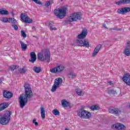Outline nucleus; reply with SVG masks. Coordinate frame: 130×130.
Listing matches in <instances>:
<instances>
[{
	"label": "nucleus",
	"instance_id": "603ef678",
	"mask_svg": "<svg viewBox=\"0 0 130 130\" xmlns=\"http://www.w3.org/2000/svg\"><path fill=\"white\" fill-rule=\"evenodd\" d=\"M0 84H1V82H0Z\"/></svg>",
	"mask_w": 130,
	"mask_h": 130
},
{
	"label": "nucleus",
	"instance_id": "37998d69",
	"mask_svg": "<svg viewBox=\"0 0 130 130\" xmlns=\"http://www.w3.org/2000/svg\"><path fill=\"white\" fill-rule=\"evenodd\" d=\"M108 83L109 84V85L110 86H112V85H113L112 82H111V81L109 82Z\"/></svg>",
	"mask_w": 130,
	"mask_h": 130
},
{
	"label": "nucleus",
	"instance_id": "f257e3e1",
	"mask_svg": "<svg viewBox=\"0 0 130 130\" xmlns=\"http://www.w3.org/2000/svg\"><path fill=\"white\" fill-rule=\"evenodd\" d=\"M25 95H20L19 98L20 108H23L28 102V98H31L33 96L31 86L28 83L24 84Z\"/></svg>",
	"mask_w": 130,
	"mask_h": 130
},
{
	"label": "nucleus",
	"instance_id": "ea45409f",
	"mask_svg": "<svg viewBox=\"0 0 130 130\" xmlns=\"http://www.w3.org/2000/svg\"><path fill=\"white\" fill-rule=\"evenodd\" d=\"M50 30H51V31H52V30H56V28H55V27L50 26Z\"/></svg>",
	"mask_w": 130,
	"mask_h": 130
},
{
	"label": "nucleus",
	"instance_id": "dca6fc26",
	"mask_svg": "<svg viewBox=\"0 0 130 130\" xmlns=\"http://www.w3.org/2000/svg\"><path fill=\"white\" fill-rule=\"evenodd\" d=\"M3 96L5 98L10 99L13 97V93L10 91H4L3 92Z\"/></svg>",
	"mask_w": 130,
	"mask_h": 130
},
{
	"label": "nucleus",
	"instance_id": "7c9ffc66",
	"mask_svg": "<svg viewBox=\"0 0 130 130\" xmlns=\"http://www.w3.org/2000/svg\"><path fill=\"white\" fill-rule=\"evenodd\" d=\"M68 77L69 78L74 79V78H76V74L74 72H71L68 74Z\"/></svg>",
	"mask_w": 130,
	"mask_h": 130
},
{
	"label": "nucleus",
	"instance_id": "bb28decb",
	"mask_svg": "<svg viewBox=\"0 0 130 130\" xmlns=\"http://www.w3.org/2000/svg\"><path fill=\"white\" fill-rule=\"evenodd\" d=\"M0 14L1 15H8L9 12H8L7 10L1 9Z\"/></svg>",
	"mask_w": 130,
	"mask_h": 130
},
{
	"label": "nucleus",
	"instance_id": "5701e85b",
	"mask_svg": "<svg viewBox=\"0 0 130 130\" xmlns=\"http://www.w3.org/2000/svg\"><path fill=\"white\" fill-rule=\"evenodd\" d=\"M20 45L23 50H26V49H27V44L24 43L23 41H20Z\"/></svg>",
	"mask_w": 130,
	"mask_h": 130
},
{
	"label": "nucleus",
	"instance_id": "f8f14e48",
	"mask_svg": "<svg viewBox=\"0 0 130 130\" xmlns=\"http://www.w3.org/2000/svg\"><path fill=\"white\" fill-rule=\"evenodd\" d=\"M111 127L112 128H113V129H116V130H123V129H124V128H125V126H124V125L121 123H116V124H113L111 126Z\"/></svg>",
	"mask_w": 130,
	"mask_h": 130
},
{
	"label": "nucleus",
	"instance_id": "3c124183",
	"mask_svg": "<svg viewBox=\"0 0 130 130\" xmlns=\"http://www.w3.org/2000/svg\"><path fill=\"white\" fill-rule=\"evenodd\" d=\"M61 2H62V1H63V0H61Z\"/></svg>",
	"mask_w": 130,
	"mask_h": 130
},
{
	"label": "nucleus",
	"instance_id": "2f4dec72",
	"mask_svg": "<svg viewBox=\"0 0 130 130\" xmlns=\"http://www.w3.org/2000/svg\"><path fill=\"white\" fill-rule=\"evenodd\" d=\"M9 20H10V18H8L6 17H3L1 19V21H2V22H3L4 23H7L8 22L9 23Z\"/></svg>",
	"mask_w": 130,
	"mask_h": 130
},
{
	"label": "nucleus",
	"instance_id": "c9c22d12",
	"mask_svg": "<svg viewBox=\"0 0 130 130\" xmlns=\"http://www.w3.org/2000/svg\"><path fill=\"white\" fill-rule=\"evenodd\" d=\"M32 2H34L36 4H38V5H42V2L39 0H32Z\"/></svg>",
	"mask_w": 130,
	"mask_h": 130
},
{
	"label": "nucleus",
	"instance_id": "a211bd4d",
	"mask_svg": "<svg viewBox=\"0 0 130 130\" xmlns=\"http://www.w3.org/2000/svg\"><path fill=\"white\" fill-rule=\"evenodd\" d=\"M30 57L31 59L29 60V61L32 63H34L35 62V61H36V59L37 58V57L36 56L35 52H32L30 53Z\"/></svg>",
	"mask_w": 130,
	"mask_h": 130
},
{
	"label": "nucleus",
	"instance_id": "6ab92c4d",
	"mask_svg": "<svg viewBox=\"0 0 130 130\" xmlns=\"http://www.w3.org/2000/svg\"><path fill=\"white\" fill-rule=\"evenodd\" d=\"M40 111L41 116L43 119H44V118H45V108L43 107H41Z\"/></svg>",
	"mask_w": 130,
	"mask_h": 130
},
{
	"label": "nucleus",
	"instance_id": "09e8293b",
	"mask_svg": "<svg viewBox=\"0 0 130 130\" xmlns=\"http://www.w3.org/2000/svg\"><path fill=\"white\" fill-rule=\"evenodd\" d=\"M50 24H51V23L50 22V23H49V25H50Z\"/></svg>",
	"mask_w": 130,
	"mask_h": 130
},
{
	"label": "nucleus",
	"instance_id": "473e14b6",
	"mask_svg": "<svg viewBox=\"0 0 130 130\" xmlns=\"http://www.w3.org/2000/svg\"><path fill=\"white\" fill-rule=\"evenodd\" d=\"M9 69L11 71H15V70H16V69H18V67L12 65L10 67Z\"/></svg>",
	"mask_w": 130,
	"mask_h": 130
},
{
	"label": "nucleus",
	"instance_id": "49530a36",
	"mask_svg": "<svg viewBox=\"0 0 130 130\" xmlns=\"http://www.w3.org/2000/svg\"><path fill=\"white\" fill-rule=\"evenodd\" d=\"M103 27H104L105 28H106V24H103Z\"/></svg>",
	"mask_w": 130,
	"mask_h": 130
},
{
	"label": "nucleus",
	"instance_id": "c85d7f7f",
	"mask_svg": "<svg viewBox=\"0 0 130 130\" xmlns=\"http://www.w3.org/2000/svg\"><path fill=\"white\" fill-rule=\"evenodd\" d=\"M52 113L54 114V115L56 116H59L60 114L59 111H58L57 109H54L52 111Z\"/></svg>",
	"mask_w": 130,
	"mask_h": 130
},
{
	"label": "nucleus",
	"instance_id": "f03ea898",
	"mask_svg": "<svg viewBox=\"0 0 130 130\" xmlns=\"http://www.w3.org/2000/svg\"><path fill=\"white\" fill-rule=\"evenodd\" d=\"M88 34V30L86 28H84L80 34L77 36V38L79 40H76L75 41V46H85L86 47H89L90 44L89 41L87 40H81L86 38L87 35Z\"/></svg>",
	"mask_w": 130,
	"mask_h": 130
},
{
	"label": "nucleus",
	"instance_id": "9b49d317",
	"mask_svg": "<svg viewBox=\"0 0 130 130\" xmlns=\"http://www.w3.org/2000/svg\"><path fill=\"white\" fill-rule=\"evenodd\" d=\"M122 81L128 86H130V74L126 73L124 74L122 78Z\"/></svg>",
	"mask_w": 130,
	"mask_h": 130
},
{
	"label": "nucleus",
	"instance_id": "20e7f679",
	"mask_svg": "<svg viewBox=\"0 0 130 130\" xmlns=\"http://www.w3.org/2000/svg\"><path fill=\"white\" fill-rule=\"evenodd\" d=\"M11 115H12V112L10 111H6L3 115L0 114V123L3 125L8 124L11 120Z\"/></svg>",
	"mask_w": 130,
	"mask_h": 130
},
{
	"label": "nucleus",
	"instance_id": "b1692460",
	"mask_svg": "<svg viewBox=\"0 0 130 130\" xmlns=\"http://www.w3.org/2000/svg\"><path fill=\"white\" fill-rule=\"evenodd\" d=\"M19 72L20 74H25V73L27 72V68H26V67H24L22 68H20Z\"/></svg>",
	"mask_w": 130,
	"mask_h": 130
},
{
	"label": "nucleus",
	"instance_id": "aec40b11",
	"mask_svg": "<svg viewBox=\"0 0 130 130\" xmlns=\"http://www.w3.org/2000/svg\"><path fill=\"white\" fill-rule=\"evenodd\" d=\"M123 54L126 55V56H129L130 55V48H125L123 52Z\"/></svg>",
	"mask_w": 130,
	"mask_h": 130
},
{
	"label": "nucleus",
	"instance_id": "7ed1b4c3",
	"mask_svg": "<svg viewBox=\"0 0 130 130\" xmlns=\"http://www.w3.org/2000/svg\"><path fill=\"white\" fill-rule=\"evenodd\" d=\"M38 58L41 61L49 62L50 60V51L48 49H44L38 54Z\"/></svg>",
	"mask_w": 130,
	"mask_h": 130
},
{
	"label": "nucleus",
	"instance_id": "6e6552de",
	"mask_svg": "<svg viewBox=\"0 0 130 130\" xmlns=\"http://www.w3.org/2000/svg\"><path fill=\"white\" fill-rule=\"evenodd\" d=\"M78 115L81 118L88 119L91 117V113L86 110H81L78 112Z\"/></svg>",
	"mask_w": 130,
	"mask_h": 130
},
{
	"label": "nucleus",
	"instance_id": "f704fd0d",
	"mask_svg": "<svg viewBox=\"0 0 130 130\" xmlns=\"http://www.w3.org/2000/svg\"><path fill=\"white\" fill-rule=\"evenodd\" d=\"M109 94H116V90H114V89H111L109 90Z\"/></svg>",
	"mask_w": 130,
	"mask_h": 130
},
{
	"label": "nucleus",
	"instance_id": "39448f33",
	"mask_svg": "<svg viewBox=\"0 0 130 130\" xmlns=\"http://www.w3.org/2000/svg\"><path fill=\"white\" fill-rule=\"evenodd\" d=\"M54 14L59 19H63L67 15V8L63 7L54 10Z\"/></svg>",
	"mask_w": 130,
	"mask_h": 130
},
{
	"label": "nucleus",
	"instance_id": "ddd939ff",
	"mask_svg": "<svg viewBox=\"0 0 130 130\" xmlns=\"http://www.w3.org/2000/svg\"><path fill=\"white\" fill-rule=\"evenodd\" d=\"M108 111L112 114H115V115H118L120 113V110L118 108H109Z\"/></svg>",
	"mask_w": 130,
	"mask_h": 130
},
{
	"label": "nucleus",
	"instance_id": "f3484780",
	"mask_svg": "<svg viewBox=\"0 0 130 130\" xmlns=\"http://www.w3.org/2000/svg\"><path fill=\"white\" fill-rule=\"evenodd\" d=\"M61 104L63 108H67V107H70V102H68L66 100H62L61 101Z\"/></svg>",
	"mask_w": 130,
	"mask_h": 130
},
{
	"label": "nucleus",
	"instance_id": "1a4fd4ad",
	"mask_svg": "<svg viewBox=\"0 0 130 130\" xmlns=\"http://www.w3.org/2000/svg\"><path fill=\"white\" fill-rule=\"evenodd\" d=\"M20 18L23 22H24V23L31 24V23L33 22L32 19L30 18V17H29V16H28V15H27L25 13H21L20 15Z\"/></svg>",
	"mask_w": 130,
	"mask_h": 130
},
{
	"label": "nucleus",
	"instance_id": "4c0bfd02",
	"mask_svg": "<svg viewBox=\"0 0 130 130\" xmlns=\"http://www.w3.org/2000/svg\"><path fill=\"white\" fill-rule=\"evenodd\" d=\"M12 26L14 28V30H18V25L16 24H12Z\"/></svg>",
	"mask_w": 130,
	"mask_h": 130
},
{
	"label": "nucleus",
	"instance_id": "de8ad7c7",
	"mask_svg": "<svg viewBox=\"0 0 130 130\" xmlns=\"http://www.w3.org/2000/svg\"><path fill=\"white\" fill-rule=\"evenodd\" d=\"M64 130H70V129H68V128H65Z\"/></svg>",
	"mask_w": 130,
	"mask_h": 130
},
{
	"label": "nucleus",
	"instance_id": "79ce46f5",
	"mask_svg": "<svg viewBox=\"0 0 130 130\" xmlns=\"http://www.w3.org/2000/svg\"><path fill=\"white\" fill-rule=\"evenodd\" d=\"M32 30L33 31H35V30H36V27H35V26H32Z\"/></svg>",
	"mask_w": 130,
	"mask_h": 130
},
{
	"label": "nucleus",
	"instance_id": "e433bc0d",
	"mask_svg": "<svg viewBox=\"0 0 130 130\" xmlns=\"http://www.w3.org/2000/svg\"><path fill=\"white\" fill-rule=\"evenodd\" d=\"M50 6V2L47 1L45 4V7H46L47 8H48Z\"/></svg>",
	"mask_w": 130,
	"mask_h": 130
},
{
	"label": "nucleus",
	"instance_id": "8fccbe9b",
	"mask_svg": "<svg viewBox=\"0 0 130 130\" xmlns=\"http://www.w3.org/2000/svg\"><path fill=\"white\" fill-rule=\"evenodd\" d=\"M129 107L130 108V104H129Z\"/></svg>",
	"mask_w": 130,
	"mask_h": 130
},
{
	"label": "nucleus",
	"instance_id": "423d86ee",
	"mask_svg": "<svg viewBox=\"0 0 130 130\" xmlns=\"http://www.w3.org/2000/svg\"><path fill=\"white\" fill-rule=\"evenodd\" d=\"M82 19V14L79 12L70 14L68 17V22H76L78 20Z\"/></svg>",
	"mask_w": 130,
	"mask_h": 130
},
{
	"label": "nucleus",
	"instance_id": "c03bdc74",
	"mask_svg": "<svg viewBox=\"0 0 130 130\" xmlns=\"http://www.w3.org/2000/svg\"><path fill=\"white\" fill-rule=\"evenodd\" d=\"M35 122H36V119H34L32 120V123H35Z\"/></svg>",
	"mask_w": 130,
	"mask_h": 130
},
{
	"label": "nucleus",
	"instance_id": "4be33fe9",
	"mask_svg": "<svg viewBox=\"0 0 130 130\" xmlns=\"http://www.w3.org/2000/svg\"><path fill=\"white\" fill-rule=\"evenodd\" d=\"M32 70L35 72V73H37V74H39V73H40V72L41 71V68H40V67H37L36 66L34 67Z\"/></svg>",
	"mask_w": 130,
	"mask_h": 130
},
{
	"label": "nucleus",
	"instance_id": "a18cd8bd",
	"mask_svg": "<svg viewBox=\"0 0 130 130\" xmlns=\"http://www.w3.org/2000/svg\"><path fill=\"white\" fill-rule=\"evenodd\" d=\"M35 125H38V122H35Z\"/></svg>",
	"mask_w": 130,
	"mask_h": 130
},
{
	"label": "nucleus",
	"instance_id": "72a5a7b5",
	"mask_svg": "<svg viewBox=\"0 0 130 130\" xmlns=\"http://www.w3.org/2000/svg\"><path fill=\"white\" fill-rule=\"evenodd\" d=\"M21 36L23 37V38H26L27 37V35H26V33H25V31H24V30H21Z\"/></svg>",
	"mask_w": 130,
	"mask_h": 130
},
{
	"label": "nucleus",
	"instance_id": "393cba45",
	"mask_svg": "<svg viewBox=\"0 0 130 130\" xmlns=\"http://www.w3.org/2000/svg\"><path fill=\"white\" fill-rule=\"evenodd\" d=\"M99 108V106L98 105L91 106L89 107V109H91L92 111H94V110H98Z\"/></svg>",
	"mask_w": 130,
	"mask_h": 130
},
{
	"label": "nucleus",
	"instance_id": "cd10ccee",
	"mask_svg": "<svg viewBox=\"0 0 130 130\" xmlns=\"http://www.w3.org/2000/svg\"><path fill=\"white\" fill-rule=\"evenodd\" d=\"M9 23L14 24L15 25V24L17 23V20L15 19V18H9Z\"/></svg>",
	"mask_w": 130,
	"mask_h": 130
},
{
	"label": "nucleus",
	"instance_id": "c756f323",
	"mask_svg": "<svg viewBox=\"0 0 130 130\" xmlns=\"http://www.w3.org/2000/svg\"><path fill=\"white\" fill-rule=\"evenodd\" d=\"M122 5H125L126 4H130V0H120Z\"/></svg>",
	"mask_w": 130,
	"mask_h": 130
},
{
	"label": "nucleus",
	"instance_id": "9d476101",
	"mask_svg": "<svg viewBox=\"0 0 130 130\" xmlns=\"http://www.w3.org/2000/svg\"><path fill=\"white\" fill-rule=\"evenodd\" d=\"M63 70H64V67L62 65H60L56 68L51 69L50 71L52 74H59V73L62 72Z\"/></svg>",
	"mask_w": 130,
	"mask_h": 130
},
{
	"label": "nucleus",
	"instance_id": "412c9836",
	"mask_svg": "<svg viewBox=\"0 0 130 130\" xmlns=\"http://www.w3.org/2000/svg\"><path fill=\"white\" fill-rule=\"evenodd\" d=\"M9 106V104L8 103H3L0 105V111L4 110V109H6L7 107Z\"/></svg>",
	"mask_w": 130,
	"mask_h": 130
},
{
	"label": "nucleus",
	"instance_id": "0eeeda50",
	"mask_svg": "<svg viewBox=\"0 0 130 130\" xmlns=\"http://www.w3.org/2000/svg\"><path fill=\"white\" fill-rule=\"evenodd\" d=\"M61 84H62V79L59 78L55 79L54 83L51 88V92H55L56 89L59 88L60 86H61Z\"/></svg>",
	"mask_w": 130,
	"mask_h": 130
},
{
	"label": "nucleus",
	"instance_id": "4468645a",
	"mask_svg": "<svg viewBox=\"0 0 130 130\" xmlns=\"http://www.w3.org/2000/svg\"><path fill=\"white\" fill-rule=\"evenodd\" d=\"M117 12L118 14H126V13L130 12V8L128 7L120 8Z\"/></svg>",
	"mask_w": 130,
	"mask_h": 130
},
{
	"label": "nucleus",
	"instance_id": "a19ab883",
	"mask_svg": "<svg viewBox=\"0 0 130 130\" xmlns=\"http://www.w3.org/2000/svg\"><path fill=\"white\" fill-rule=\"evenodd\" d=\"M116 5H122V4H121V3L120 2V1H118V2H116Z\"/></svg>",
	"mask_w": 130,
	"mask_h": 130
},
{
	"label": "nucleus",
	"instance_id": "a878e982",
	"mask_svg": "<svg viewBox=\"0 0 130 130\" xmlns=\"http://www.w3.org/2000/svg\"><path fill=\"white\" fill-rule=\"evenodd\" d=\"M77 94L79 96H82V95H84V92L82 91V90L80 89V88H78L76 90Z\"/></svg>",
	"mask_w": 130,
	"mask_h": 130
},
{
	"label": "nucleus",
	"instance_id": "2eb2a0df",
	"mask_svg": "<svg viewBox=\"0 0 130 130\" xmlns=\"http://www.w3.org/2000/svg\"><path fill=\"white\" fill-rule=\"evenodd\" d=\"M101 47H102V45L101 44H99L94 49L93 52L92 53V56H96L97 55V53L99 52V50L101 49Z\"/></svg>",
	"mask_w": 130,
	"mask_h": 130
},
{
	"label": "nucleus",
	"instance_id": "58836bf2",
	"mask_svg": "<svg viewBox=\"0 0 130 130\" xmlns=\"http://www.w3.org/2000/svg\"><path fill=\"white\" fill-rule=\"evenodd\" d=\"M126 48H130V42H129V41H128L127 42Z\"/></svg>",
	"mask_w": 130,
	"mask_h": 130
}]
</instances>
